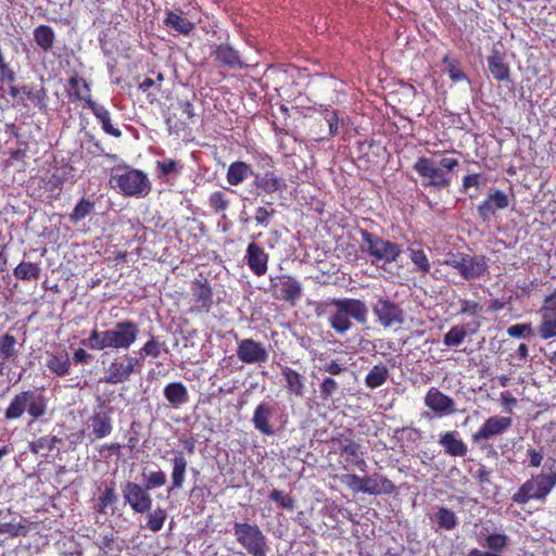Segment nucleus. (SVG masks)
I'll return each instance as SVG.
<instances>
[{"mask_svg": "<svg viewBox=\"0 0 556 556\" xmlns=\"http://www.w3.org/2000/svg\"><path fill=\"white\" fill-rule=\"evenodd\" d=\"M90 110L92 111L94 116L100 121L104 132H106L113 137H116V138L122 136L121 130L118 128L114 127L113 124L111 123L110 112L103 105L96 104Z\"/></svg>", "mask_w": 556, "mask_h": 556, "instance_id": "34", "label": "nucleus"}, {"mask_svg": "<svg viewBox=\"0 0 556 556\" xmlns=\"http://www.w3.org/2000/svg\"><path fill=\"white\" fill-rule=\"evenodd\" d=\"M275 212L276 211L274 208L268 210L266 207L260 206L255 210V222L257 225L267 228L269 225V218L275 214Z\"/></svg>", "mask_w": 556, "mask_h": 556, "instance_id": "58", "label": "nucleus"}, {"mask_svg": "<svg viewBox=\"0 0 556 556\" xmlns=\"http://www.w3.org/2000/svg\"><path fill=\"white\" fill-rule=\"evenodd\" d=\"M255 186L267 194L285 190L287 188L286 180L276 176L273 173H265L264 175L254 176Z\"/></svg>", "mask_w": 556, "mask_h": 556, "instance_id": "24", "label": "nucleus"}, {"mask_svg": "<svg viewBox=\"0 0 556 556\" xmlns=\"http://www.w3.org/2000/svg\"><path fill=\"white\" fill-rule=\"evenodd\" d=\"M425 405L438 416H448L457 412L453 399L433 387L425 396Z\"/></svg>", "mask_w": 556, "mask_h": 556, "instance_id": "15", "label": "nucleus"}, {"mask_svg": "<svg viewBox=\"0 0 556 556\" xmlns=\"http://www.w3.org/2000/svg\"><path fill=\"white\" fill-rule=\"evenodd\" d=\"M110 184L126 197L143 198L151 191L148 176L139 169H114Z\"/></svg>", "mask_w": 556, "mask_h": 556, "instance_id": "3", "label": "nucleus"}, {"mask_svg": "<svg viewBox=\"0 0 556 556\" xmlns=\"http://www.w3.org/2000/svg\"><path fill=\"white\" fill-rule=\"evenodd\" d=\"M122 493L125 503H127L134 511L144 514L149 513L152 508V497L144 486L136 482L127 481L122 486Z\"/></svg>", "mask_w": 556, "mask_h": 556, "instance_id": "11", "label": "nucleus"}, {"mask_svg": "<svg viewBox=\"0 0 556 556\" xmlns=\"http://www.w3.org/2000/svg\"><path fill=\"white\" fill-rule=\"evenodd\" d=\"M364 493L366 494H390L395 490L391 480L379 475L365 477Z\"/></svg>", "mask_w": 556, "mask_h": 556, "instance_id": "22", "label": "nucleus"}, {"mask_svg": "<svg viewBox=\"0 0 556 556\" xmlns=\"http://www.w3.org/2000/svg\"><path fill=\"white\" fill-rule=\"evenodd\" d=\"M16 79V74L8 62L0 64V83L13 84Z\"/></svg>", "mask_w": 556, "mask_h": 556, "instance_id": "64", "label": "nucleus"}, {"mask_svg": "<svg viewBox=\"0 0 556 556\" xmlns=\"http://www.w3.org/2000/svg\"><path fill=\"white\" fill-rule=\"evenodd\" d=\"M40 273L39 265L30 262H22L13 270L14 276L21 280H36L39 278Z\"/></svg>", "mask_w": 556, "mask_h": 556, "instance_id": "38", "label": "nucleus"}, {"mask_svg": "<svg viewBox=\"0 0 556 556\" xmlns=\"http://www.w3.org/2000/svg\"><path fill=\"white\" fill-rule=\"evenodd\" d=\"M34 39L41 49L48 51L53 47L54 31L49 26L40 25L34 30Z\"/></svg>", "mask_w": 556, "mask_h": 556, "instance_id": "36", "label": "nucleus"}, {"mask_svg": "<svg viewBox=\"0 0 556 556\" xmlns=\"http://www.w3.org/2000/svg\"><path fill=\"white\" fill-rule=\"evenodd\" d=\"M275 409L267 403H261L256 406L252 422L256 430L266 435H271L274 429L269 424L270 418L274 416Z\"/></svg>", "mask_w": 556, "mask_h": 556, "instance_id": "20", "label": "nucleus"}, {"mask_svg": "<svg viewBox=\"0 0 556 556\" xmlns=\"http://www.w3.org/2000/svg\"><path fill=\"white\" fill-rule=\"evenodd\" d=\"M138 364L139 359L129 354L115 358L105 369L104 381L111 384L125 382L129 379Z\"/></svg>", "mask_w": 556, "mask_h": 556, "instance_id": "12", "label": "nucleus"}, {"mask_svg": "<svg viewBox=\"0 0 556 556\" xmlns=\"http://www.w3.org/2000/svg\"><path fill=\"white\" fill-rule=\"evenodd\" d=\"M319 370L329 374L330 376H340L343 372L348 371V367L345 364L340 363L337 359H325L323 365L319 367Z\"/></svg>", "mask_w": 556, "mask_h": 556, "instance_id": "52", "label": "nucleus"}, {"mask_svg": "<svg viewBox=\"0 0 556 556\" xmlns=\"http://www.w3.org/2000/svg\"><path fill=\"white\" fill-rule=\"evenodd\" d=\"M247 264L256 276H263L267 271L268 254L258 244L252 242L247 248Z\"/></svg>", "mask_w": 556, "mask_h": 556, "instance_id": "17", "label": "nucleus"}, {"mask_svg": "<svg viewBox=\"0 0 556 556\" xmlns=\"http://www.w3.org/2000/svg\"><path fill=\"white\" fill-rule=\"evenodd\" d=\"M28 528L18 522H1L0 534H8L12 538L26 536Z\"/></svg>", "mask_w": 556, "mask_h": 556, "instance_id": "49", "label": "nucleus"}, {"mask_svg": "<svg viewBox=\"0 0 556 556\" xmlns=\"http://www.w3.org/2000/svg\"><path fill=\"white\" fill-rule=\"evenodd\" d=\"M365 478H361L356 475L349 473L342 477V482L348 485L354 492L364 493Z\"/></svg>", "mask_w": 556, "mask_h": 556, "instance_id": "56", "label": "nucleus"}, {"mask_svg": "<svg viewBox=\"0 0 556 556\" xmlns=\"http://www.w3.org/2000/svg\"><path fill=\"white\" fill-rule=\"evenodd\" d=\"M489 266L484 256H470L466 254L464 277L467 280L476 279L488 273Z\"/></svg>", "mask_w": 556, "mask_h": 556, "instance_id": "28", "label": "nucleus"}, {"mask_svg": "<svg viewBox=\"0 0 556 556\" xmlns=\"http://www.w3.org/2000/svg\"><path fill=\"white\" fill-rule=\"evenodd\" d=\"M251 176H255L251 165L237 161L229 165L226 179L230 186H239Z\"/></svg>", "mask_w": 556, "mask_h": 556, "instance_id": "27", "label": "nucleus"}, {"mask_svg": "<svg viewBox=\"0 0 556 556\" xmlns=\"http://www.w3.org/2000/svg\"><path fill=\"white\" fill-rule=\"evenodd\" d=\"M193 296L203 309H208L212 302V290L207 285L197 282L192 288Z\"/></svg>", "mask_w": 556, "mask_h": 556, "instance_id": "41", "label": "nucleus"}, {"mask_svg": "<svg viewBox=\"0 0 556 556\" xmlns=\"http://www.w3.org/2000/svg\"><path fill=\"white\" fill-rule=\"evenodd\" d=\"M460 305L459 313L464 315L473 316L482 309V306L475 301L462 300Z\"/></svg>", "mask_w": 556, "mask_h": 556, "instance_id": "63", "label": "nucleus"}, {"mask_svg": "<svg viewBox=\"0 0 556 556\" xmlns=\"http://www.w3.org/2000/svg\"><path fill=\"white\" fill-rule=\"evenodd\" d=\"M372 313L384 328H400L404 324L403 309L386 298H379L372 305Z\"/></svg>", "mask_w": 556, "mask_h": 556, "instance_id": "10", "label": "nucleus"}, {"mask_svg": "<svg viewBox=\"0 0 556 556\" xmlns=\"http://www.w3.org/2000/svg\"><path fill=\"white\" fill-rule=\"evenodd\" d=\"M17 355L15 337L9 333L0 336V358L15 359Z\"/></svg>", "mask_w": 556, "mask_h": 556, "instance_id": "39", "label": "nucleus"}, {"mask_svg": "<svg viewBox=\"0 0 556 556\" xmlns=\"http://www.w3.org/2000/svg\"><path fill=\"white\" fill-rule=\"evenodd\" d=\"M269 497H270V500H273L278 505H280L281 507H283L286 509L291 510L294 507L293 498L279 490H273L271 493L269 494Z\"/></svg>", "mask_w": 556, "mask_h": 556, "instance_id": "55", "label": "nucleus"}, {"mask_svg": "<svg viewBox=\"0 0 556 556\" xmlns=\"http://www.w3.org/2000/svg\"><path fill=\"white\" fill-rule=\"evenodd\" d=\"M144 488L150 491L155 488L163 486L166 483V476L162 470L142 473Z\"/></svg>", "mask_w": 556, "mask_h": 556, "instance_id": "46", "label": "nucleus"}, {"mask_svg": "<svg viewBox=\"0 0 556 556\" xmlns=\"http://www.w3.org/2000/svg\"><path fill=\"white\" fill-rule=\"evenodd\" d=\"M532 328L529 324H516L507 329V333L513 338H522L531 334Z\"/></svg>", "mask_w": 556, "mask_h": 556, "instance_id": "60", "label": "nucleus"}, {"mask_svg": "<svg viewBox=\"0 0 556 556\" xmlns=\"http://www.w3.org/2000/svg\"><path fill=\"white\" fill-rule=\"evenodd\" d=\"M70 93L75 96L77 100L84 101L89 109H92L97 103L91 99V91L86 80L77 75H74L68 80Z\"/></svg>", "mask_w": 556, "mask_h": 556, "instance_id": "25", "label": "nucleus"}, {"mask_svg": "<svg viewBox=\"0 0 556 556\" xmlns=\"http://www.w3.org/2000/svg\"><path fill=\"white\" fill-rule=\"evenodd\" d=\"M443 62L446 65L447 73L453 81H460L465 79V74L456 66L452 60L445 56Z\"/></svg>", "mask_w": 556, "mask_h": 556, "instance_id": "61", "label": "nucleus"}, {"mask_svg": "<svg viewBox=\"0 0 556 556\" xmlns=\"http://www.w3.org/2000/svg\"><path fill=\"white\" fill-rule=\"evenodd\" d=\"M439 444L443 446L446 454L451 456H465L467 454V445L457 437L454 431L445 432L440 435Z\"/></svg>", "mask_w": 556, "mask_h": 556, "instance_id": "21", "label": "nucleus"}, {"mask_svg": "<svg viewBox=\"0 0 556 556\" xmlns=\"http://www.w3.org/2000/svg\"><path fill=\"white\" fill-rule=\"evenodd\" d=\"M328 321L330 327L343 336L352 329L351 318L361 325H366L368 308L364 302L357 299H334L329 304Z\"/></svg>", "mask_w": 556, "mask_h": 556, "instance_id": "2", "label": "nucleus"}, {"mask_svg": "<svg viewBox=\"0 0 556 556\" xmlns=\"http://www.w3.org/2000/svg\"><path fill=\"white\" fill-rule=\"evenodd\" d=\"M281 376L285 380V388L288 393L295 395L298 397H303L305 394V377L294 370L291 367H282Z\"/></svg>", "mask_w": 556, "mask_h": 556, "instance_id": "19", "label": "nucleus"}, {"mask_svg": "<svg viewBox=\"0 0 556 556\" xmlns=\"http://www.w3.org/2000/svg\"><path fill=\"white\" fill-rule=\"evenodd\" d=\"M22 93L37 108L42 109L46 105V90L43 88H34L29 85L22 86Z\"/></svg>", "mask_w": 556, "mask_h": 556, "instance_id": "45", "label": "nucleus"}, {"mask_svg": "<svg viewBox=\"0 0 556 556\" xmlns=\"http://www.w3.org/2000/svg\"><path fill=\"white\" fill-rule=\"evenodd\" d=\"M208 203L210 206L218 213L226 211L229 205V201L222 191L213 192L210 195Z\"/></svg>", "mask_w": 556, "mask_h": 556, "instance_id": "54", "label": "nucleus"}, {"mask_svg": "<svg viewBox=\"0 0 556 556\" xmlns=\"http://www.w3.org/2000/svg\"><path fill=\"white\" fill-rule=\"evenodd\" d=\"M467 333L463 326H454L444 334L443 343L448 348H457L464 342Z\"/></svg>", "mask_w": 556, "mask_h": 556, "instance_id": "43", "label": "nucleus"}, {"mask_svg": "<svg viewBox=\"0 0 556 556\" xmlns=\"http://www.w3.org/2000/svg\"><path fill=\"white\" fill-rule=\"evenodd\" d=\"M47 368L56 376H65L70 372L71 361L65 351L58 354L48 353L46 361Z\"/></svg>", "mask_w": 556, "mask_h": 556, "instance_id": "29", "label": "nucleus"}, {"mask_svg": "<svg viewBox=\"0 0 556 556\" xmlns=\"http://www.w3.org/2000/svg\"><path fill=\"white\" fill-rule=\"evenodd\" d=\"M539 336L547 340L556 337V312L545 307L542 313V323L538 328Z\"/></svg>", "mask_w": 556, "mask_h": 556, "instance_id": "30", "label": "nucleus"}, {"mask_svg": "<svg viewBox=\"0 0 556 556\" xmlns=\"http://www.w3.org/2000/svg\"><path fill=\"white\" fill-rule=\"evenodd\" d=\"M361 236V250L374 257L372 264H378L379 262L383 264L395 262L402 252L397 244L387 241L367 230H362Z\"/></svg>", "mask_w": 556, "mask_h": 556, "instance_id": "6", "label": "nucleus"}, {"mask_svg": "<svg viewBox=\"0 0 556 556\" xmlns=\"http://www.w3.org/2000/svg\"><path fill=\"white\" fill-rule=\"evenodd\" d=\"M341 457L344 458V462L362 468L365 466V460L362 458V453L359 452V445L355 442H348L341 446L340 452Z\"/></svg>", "mask_w": 556, "mask_h": 556, "instance_id": "35", "label": "nucleus"}, {"mask_svg": "<svg viewBox=\"0 0 556 556\" xmlns=\"http://www.w3.org/2000/svg\"><path fill=\"white\" fill-rule=\"evenodd\" d=\"M139 354L144 356H151V357H159L161 354V344L157 342L154 338L149 340L139 351Z\"/></svg>", "mask_w": 556, "mask_h": 556, "instance_id": "57", "label": "nucleus"}, {"mask_svg": "<svg viewBox=\"0 0 556 556\" xmlns=\"http://www.w3.org/2000/svg\"><path fill=\"white\" fill-rule=\"evenodd\" d=\"M26 410L34 419L42 417L47 410L45 396L30 390L17 393L5 408L4 417L8 420L20 419Z\"/></svg>", "mask_w": 556, "mask_h": 556, "instance_id": "4", "label": "nucleus"}, {"mask_svg": "<svg viewBox=\"0 0 556 556\" xmlns=\"http://www.w3.org/2000/svg\"><path fill=\"white\" fill-rule=\"evenodd\" d=\"M434 519L439 527L445 530H453L458 523L456 515L446 507H440L434 515Z\"/></svg>", "mask_w": 556, "mask_h": 556, "instance_id": "40", "label": "nucleus"}, {"mask_svg": "<svg viewBox=\"0 0 556 556\" xmlns=\"http://www.w3.org/2000/svg\"><path fill=\"white\" fill-rule=\"evenodd\" d=\"M106 332L93 330L90 337L87 340V345L92 350H104L109 349V343H106Z\"/></svg>", "mask_w": 556, "mask_h": 556, "instance_id": "53", "label": "nucleus"}, {"mask_svg": "<svg viewBox=\"0 0 556 556\" xmlns=\"http://www.w3.org/2000/svg\"><path fill=\"white\" fill-rule=\"evenodd\" d=\"M488 66L491 74L497 80H508L509 79V67L505 63L504 58L500 53H493L488 59Z\"/></svg>", "mask_w": 556, "mask_h": 556, "instance_id": "33", "label": "nucleus"}, {"mask_svg": "<svg viewBox=\"0 0 556 556\" xmlns=\"http://www.w3.org/2000/svg\"><path fill=\"white\" fill-rule=\"evenodd\" d=\"M513 424L511 418L503 416H492L488 418L481 428L472 434V440L479 442L489 440L495 435L504 433Z\"/></svg>", "mask_w": 556, "mask_h": 556, "instance_id": "16", "label": "nucleus"}, {"mask_svg": "<svg viewBox=\"0 0 556 556\" xmlns=\"http://www.w3.org/2000/svg\"><path fill=\"white\" fill-rule=\"evenodd\" d=\"M164 22L168 27L185 35L189 34L194 27L193 23L188 21L186 17L178 15L172 11L167 12Z\"/></svg>", "mask_w": 556, "mask_h": 556, "instance_id": "37", "label": "nucleus"}, {"mask_svg": "<svg viewBox=\"0 0 556 556\" xmlns=\"http://www.w3.org/2000/svg\"><path fill=\"white\" fill-rule=\"evenodd\" d=\"M216 60L224 63L226 66L236 68L242 67L243 62L240 59L239 52L230 46H219L215 50Z\"/></svg>", "mask_w": 556, "mask_h": 556, "instance_id": "31", "label": "nucleus"}, {"mask_svg": "<svg viewBox=\"0 0 556 556\" xmlns=\"http://www.w3.org/2000/svg\"><path fill=\"white\" fill-rule=\"evenodd\" d=\"M389 378V369L383 364L375 365L365 377V384L369 389L381 387Z\"/></svg>", "mask_w": 556, "mask_h": 556, "instance_id": "32", "label": "nucleus"}, {"mask_svg": "<svg viewBox=\"0 0 556 556\" xmlns=\"http://www.w3.org/2000/svg\"><path fill=\"white\" fill-rule=\"evenodd\" d=\"M173 470H172V486L169 492L173 490H180L185 483L186 472H187V459L185 458L182 452H176L174 457L172 458Z\"/></svg>", "mask_w": 556, "mask_h": 556, "instance_id": "26", "label": "nucleus"}, {"mask_svg": "<svg viewBox=\"0 0 556 556\" xmlns=\"http://www.w3.org/2000/svg\"><path fill=\"white\" fill-rule=\"evenodd\" d=\"M465 257L466 254L458 253L452 254L445 260V264L457 269L458 273L464 277V268H465Z\"/></svg>", "mask_w": 556, "mask_h": 556, "instance_id": "59", "label": "nucleus"}, {"mask_svg": "<svg viewBox=\"0 0 556 556\" xmlns=\"http://www.w3.org/2000/svg\"><path fill=\"white\" fill-rule=\"evenodd\" d=\"M509 200L506 193L496 190L490 194L478 207L479 215L483 220H486L491 215H494L497 210L508 207Z\"/></svg>", "mask_w": 556, "mask_h": 556, "instance_id": "18", "label": "nucleus"}, {"mask_svg": "<svg viewBox=\"0 0 556 556\" xmlns=\"http://www.w3.org/2000/svg\"><path fill=\"white\" fill-rule=\"evenodd\" d=\"M166 517V511L163 508L157 507L154 510L150 509L149 513H147L146 528L152 532H159L163 528Z\"/></svg>", "mask_w": 556, "mask_h": 556, "instance_id": "42", "label": "nucleus"}, {"mask_svg": "<svg viewBox=\"0 0 556 556\" xmlns=\"http://www.w3.org/2000/svg\"><path fill=\"white\" fill-rule=\"evenodd\" d=\"M233 534L237 542L251 556H267L269 551L267 539L258 526L247 522H235Z\"/></svg>", "mask_w": 556, "mask_h": 556, "instance_id": "7", "label": "nucleus"}, {"mask_svg": "<svg viewBox=\"0 0 556 556\" xmlns=\"http://www.w3.org/2000/svg\"><path fill=\"white\" fill-rule=\"evenodd\" d=\"M270 288L274 295L292 304L302 295V285L288 275L270 277Z\"/></svg>", "mask_w": 556, "mask_h": 556, "instance_id": "13", "label": "nucleus"}, {"mask_svg": "<svg viewBox=\"0 0 556 556\" xmlns=\"http://www.w3.org/2000/svg\"><path fill=\"white\" fill-rule=\"evenodd\" d=\"M157 168L163 175L177 174L179 170L178 163L172 159L159 161Z\"/></svg>", "mask_w": 556, "mask_h": 556, "instance_id": "62", "label": "nucleus"}, {"mask_svg": "<svg viewBox=\"0 0 556 556\" xmlns=\"http://www.w3.org/2000/svg\"><path fill=\"white\" fill-rule=\"evenodd\" d=\"M58 439L55 437H41L38 440L30 443V451L35 454H43L54 448Z\"/></svg>", "mask_w": 556, "mask_h": 556, "instance_id": "47", "label": "nucleus"}, {"mask_svg": "<svg viewBox=\"0 0 556 556\" xmlns=\"http://www.w3.org/2000/svg\"><path fill=\"white\" fill-rule=\"evenodd\" d=\"M113 431L112 409L104 405L94 408L92 415L85 422L80 434L90 443L109 437Z\"/></svg>", "mask_w": 556, "mask_h": 556, "instance_id": "8", "label": "nucleus"}, {"mask_svg": "<svg viewBox=\"0 0 556 556\" xmlns=\"http://www.w3.org/2000/svg\"><path fill=\"white\" fill-rule=\"evenodd\" d=\"M339 382L332 377H326L323 379L319 389L320 396L323 400H329L339 391Z\"/></svg>", "mask_w": 556, "mask_h": 556, "instance_id": "51", "label": "nucleus"}, {"mask_svg": "<svg viewBox=\"0 0 556 556\" xmlns=\"http://www.w3.org/2000/svg\"><path fill=\"white\" fill-rule=\"evenodd\" d=\"M408 256L413 264L417 267L419 271L422 274H428L430 271V262L422 249L408 248Z\"/></svg>", "mask_w": 556, "mask_h": 556, "instance_id": "44", "label": "nucleus"}, {"mask_svg": "<svg viewBox=\"0 0 556 556\" xmlns=\"http://www.w3.org/2000/svg\"><path fill=\"white\" fill-rule=\"evenodd\" d=\"M458 166L459 161L456 157L435 152L432 157H418L413 169L420 177L422 187L441 191L450 187L454 170Z\"/></svg>", "mask_w": 556, "mask_h": 556, "instance_id": "1", "label": "nucleus"}, {"mask_svg": "<svg viewBox=\"0 0 556 556\" xmlns=\"http://www.w3.org/2000/svg\"><path fill=\"white\" fill-rule=\"evenodd\" d=\"M164 397L170 406L178 408L189 401V393L181 382H170L163 390Z\"/></svg>", "mask_w": 556, "mask_h": 556, "instance_id": "23", "label": "nucleus"}, {"mask_svg": "<svg viewBox=\"0 0 556 556\" xmlns=\"http://www.w3.org/2000/svg\"><path fill=\"white\" fill-rule=\"evenodd\" d=\"M237 343V357L242 363L264 364L268 361L269 353L263 343L253 339H240Z\"/></svg>", "mask_w": 556, "mask_h": 556, "instance_id": "14", "label": "nucleus"}, {"mask_svg": "<svg viewBox=\"0 0 556 556\" xmlns=\"http://www.w3.org/2000/svg\"><path fill=\"white\" fill-rule=\"evenodd\" d=\"M93 203H91L88 200L81 199L74 207L72 214L70 215V219L74 223L83 220L91 213Z\"/></svg>", "mask_w": 556, "mask_h": 556, "instance_id": "48", "label": "nucleus"}, {"mask_svg": "<svg viewBox=\"0 0 556 556\" xmlns=\"http://www.w3.org/2000/svg\"><path fill=\"white\" fill-rule=\"evenodd\" d=\"M508 536L502 533H492L486 536L485 546L494 553H500L506 548Z\"/></svg>", "mask_w": 556, "mask_h": 556, "instance_id": "50", "label": "nucleus"}, {"mask_svg": "<svg viewBox=\"0 0 556 556\" xmlns=\"http://www.w3.org/2000/svg\"><path fill=\"white\" fill-rule=\"evenodd\" d=\"M556 485V470L552 464L546 472H542L526 481L514 494L513 500L518 504H526L530 500L545 498Z\"/></svg>", "mask_w": 556, "mask_h": 556, "instance_id": "5", "label": "nucleus"}, {"mask_svg": "<svg viewBox=\"0 0 556 556\" xmlns=\"http://www.w3.org/2000/svg\"><path fill=\"white\" fill-rule=\"evenodd\" d=\"M105 332L109 348L128 350L136 342L140 330L134 321L123 320Z\"/></svg>", "mask_w": 556, "mask_h": 556, "instance_id": "9", "label": "nucleus"}]
</instances>
